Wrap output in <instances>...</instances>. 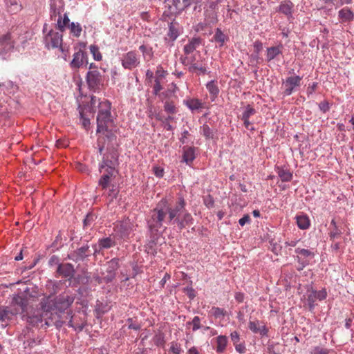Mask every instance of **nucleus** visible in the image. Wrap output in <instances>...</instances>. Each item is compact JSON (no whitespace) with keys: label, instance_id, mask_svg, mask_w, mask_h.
<instances>
[{"label":"nucleus","instance_id":"nucleus-1","mask_svg":"<svg viewBox=\"0 0 354 354\" xmlns=\"http://www.w3.org/2000/svg\"><path fill=\"white\" fill-rule=\"evenodd\" d=\"M91 109L95 111L97 109V132L104 133L108 131L114 125V116L111 114V104L109 101L104 100L100 101L95 96H92L90 102Z\"/></svg>","mask_w":354,"mask_h":354},{"label":"nucleus","instance_id":"nucleus-2","mask_svg":"<svg viewBox=\"0 0 354 354\" xmlns=\"http://www.w3.org/2000/svg\"><path fill=\"white\" fill-rule=\"evenodd\" d=\"M168 219L167 201H161L151 211L150 218L147 221V225H150V227L153 230H156L162 227L164 224L167 225H171Z\"/></svg>","mask_w":354,"mask_h":354},{"label":"nucleus","instance_id":"nucleus-3","mask_svg":"<svg viewBox=\"0 0 354 354\" xmlns=\"http://www.w3.org/2000/svg\"><path fill=\"white\" fill-rule=\"evenodd\" d=\"M119 154L116 149H109L102 156V161L99 163V171H108L118 174Z\"/></svg>","mask_w":354,"mask_h":354},{"label":"nucleus","instance_id":"nucleus-4","mask_svg":"<svg viewBox=\"0 0 354 354\" xmlns=\"http://www.w3.org/2000/svg\"><path fill=\"white\" fill-rule=\"evenodd\" d=\"M47 315L48 312L45 311L44 308H37L24 314L23 319L32 326H39L40 324L43 326V320L46 319L45 317ZM44 325L49 326L50 324L45 320Z\"/></svg>","mask_w":354,"mask_h":354},{"label":"nucleus","instance_id":"nucleus-5","mask_svg":"<svg viewBox=\"0 0 354 354\" xmlns=\"http://www.w3.org/2000/svg\"><path fill=\"white\" fill-rule=\"evenodd\" d=\"M186 203L183 197H180L174 205H170L167 203V211L168 221L172 224H178L181 214L185 211Z\"/></svg>","mask_w":354,"mask_h":354},{"label":"nucleus","instance_id":"nucleus-6","mask_svg":"<svg viewBox=\"0 0 354 354\" xmlns=\"http://www.w3.org/2000/svg\"><path fill=\"white\" fill-rule=\"evenodd\" d=\"M302 77L299 75H291L282 81L283 94L289 96L297 91L301 85Z\"/></svg>","mask_w":354,"mask_h":354},{"label":"nucleus","instance_id":"nucleus-7","mask_svg":"<svg viewBox=\"0 0 354 354\" xmlns=\"http://www.w3.org/2000/svg\"><path fill=\"white\" fill-rule=\"evenodd\" d=\"M63 35L61 32H57L53 30H49L44 38L45 47L50 48H60L63 50L62 39Z\"/></svg>","mask_w":354,"mask_h":354},{"label":"nucleus","instance_id":"nucleus-8","mask_svg":"<svg viewBox=\"0 0 354 354\" xmlns=\"http://www.w3.org/2000/svg\"><path fill=\"white\" fill-rule=\"evenodd\" d=\"M86 81L88 88L93 91H99L103 85L102 75L96 68L87 72Z\"/></svg>","mask_w":354,"mask_h":354},{"label":"nucleus","instance_id":"nucleus-9","mask_svg":"<svg viewBox=\"0 0 354 354\" xmlns=\"http://www.w3.org/2000/svg\"><path fill=\"white\" fill-rule=\"evenodd\" d=\"M140 64V56L134 50L129 51L121 57V64L124 69L132 70L138 67Z\"/></svg>","mask_w":354,"mask_h":354},{"label":"nucleus","instance_id":"nucleus-10","mask_svg":"<svg viewBox=\"0 0 354 354\" xmlns=\"http://www.w3.org/2000/svg\"><path fill=\"white\" fill-rule=\"evenodd\" d=\"M295 252L297 254V261L299 263L297 270H302L305 267L309 265L310 261L315 257V254L310 250L301 249L297 248L295 250Z\"/></svg>","mask_w":354,"mask_h":354},{"label":"nucleus","instance_id":"nucleus-11","mask_svg":"<svg viewBox=\"0 0 354 354\" xmlns=\"http://www.w3.org/2000/svg\"><path fill=\"white\" fill-rule=\"evenodd\" d=\"M133 225L129 218L124 219L115 228L116 236L119 239L127 241L133 231Z\"/></svg>","mask_w":354,"mask_h":354},{"label":"nucleus","instance_id":"nucleus-12","mask_svg":"<svg viewBox=\"0 0 354 354\" xmlns=\"http://www.w3.org/2000/svg\"><path fill=\"white\" fill-rule=\"evenodd\" d=\"M88 242V241H86V244L70 252L67 258L75 263L84 261L91 255L90 246Z\"/></svg>","mask_w":354,"mask_h":354},{"label":"nucleus","instance_id":"nucleus-13","mask_svg":"<svg viewBox=\"0 0 354 354\" xmlns=\"http://www.w3.org/2000/svg\"><path fill=\"white\" fill-rule=\"evenodd\" d=\"M75 297L69 292H64L55 299V306L60 311L69 308L73 303Z\"/></svg>","mask_w":354,"mask_h":354},{"label":"nucleus","instance_id":"nucleus-14","mask_svg":"<svg viewBox=\"0 0 354 354\" xmlns=\"http://www.w3.org/2000/svg\"><path fill=\"white\" fill-rule=\"evenodd\" d=\"M88 64V54L80 49L73 54V59L69 64L72 70L77 71L83 66Z\"/></svg>","mask_w":354,"mask_h":354},{"label":"nucleus","instance_id":"nucleus-15","mask_svg":"<svg viewBox=\"0 0 354 354\" xmlns=\"http://www.w3.org/2000/svg\"><path fill=\"white\" fill-rule=\"evenodd\" d=\"M17 313V310L10 307H0V323L1 326L6 328Z\"/></svg>","mask_w":354,"mask_h":354},{"label":"nucleus","instance_id":"nucleus-16","mask_svg":"<svg viewBox=\"0 0 354 354\" xmlns=\"http://www.w3.org/2000/svg\"><path fill=\"white\" fill-rule=\"evenodd\" d=\"M75 273L74 266L70 263L59 264L56 269V277L71 279Z\"/></svg>","mask_w":354,"mask_h":354},{"label":"nucleus","instance_id":"nucleus-17","mask_svg":"<svg viewBox=\"0 0 354 354\" xmlns=\"http://www.w3.org/2000/svg\"><path fill=\"white\" fill-rule=\"evenodd\" d=\"M14 48L13 42L10 35H5L0 37V56L6 58V55Z\"/></svg>","mask_w":354,"mask_h":354},{"label":"nucleus","instance_id":"nucleus-18","mask_svg":"<svg viewBox=\"0 0 354 354\" xmlns=\"http://www.w3.org/2000/svg\"><path fill=\"white\" fill-rule=\"evenodd\" d=\"M78 111H79L80 123L84 129H85L86 130H88L90 128L91 122H90V119L88 117V115H86V113L85 112V111H89L90 114H92V115L93 114V111L91 110V105L90 106L88 105L85 107H82L80 105L78 107Z\"/></svg>","mask_w":354,"mask_h":354},{"label":"nucleus","instance_id":"nucleus-19","mask_svg":"<svg viewBox=\"0 0 354 354\" xmlns=\"http://www.w3.org/2000/svg\"><path fill=\"white\" fill-rule=\"evenodd\" d=\"M295 219L299 229L301 230H308L311 225V222L309 216L303 212L297 214Z\"/></svg>","mask_w":354,"mask_h":354},{"label":"nucleus","instance_id":"nucleus-20","mask_svg":"<svg viewBox=\"0 0 354 354\" xmlns=\"http://www.w3.org/2000/svg\"><path fill=\"white\" fill-rule=\"evenodd\" d=\"M195 149L194 147H183L182 162L186 163L188 166H191L196 158Z\"/></svg>","mask_w":354,"mask_h":354},{"label":"nucleus","instance_id":"nucleus-21","mask_svg":"<svg viewBox=\"0 0 354 354\" xmlns=\"http://www.w3.org/2000/svg\"><path fill=\"white\" fill-rule=\"evenodd\" d=\"M201 44V39L199 37H192L188 43L184 46L183 51L186 55L192 54Z\"/></svg>","mask_w":354,"mask_h":354},{"label":"nucleus","instance_id":"nucleus-22","mask_svg":"<svg viewBox=\"0 0 354 354\" xmlns=\"http://www.w3.org/2000/svg\"><path fill=\"white\" fill-rule=\"evenodd\" d=\"M102 174V176L98 180V185L102 189H106L111 181V179L113 178H115L116 176V173L110 172V174L108 173V171H100Z\"/></svg>","mask_w":354,"mask_h":354},{"label":"nucleus","instance_id":"nucleus-23","mask_svg":"<svg viewBox=\"0 0 354 354\" xmlns=\"http://www.w3.org/2000/svg\"><path fill=\"white\" fill-rule=\"evenodd\" d=\"M148 230L149 232V237L148 239V242L147 243V248L151 252H155L154 246L157 244L158 239L159 238V234L158 230L159 229H157L156 230H153L151 227L150 225H148Z\"/></svg>","mask_w":354,"mask_h":354},{"label":"nucleus","instance_id":"nucleus-24","mask_svg":"<svg viewBox=\"0 0 354 354\" xmlns=\"http://www.w3.org/2000/svg\"><path fill=\"white\" fill-rule=\"evenodd\" d=\"M181 215L182 217H180L179 221L177 224V226L180 230L185 228L187 225L189 226L193 224L194 218L191 214L189 213L185 209Z\"/></svg>","mask_w":354,"mask_h":354},{"label":"nucleus","instance_id":"nucleus-25","mask_svg":"<svg viewBox=\"0 0 354 354\" xmlns=\"http://www.w3.org/2000/svg\"><path fill=\"white\" fill-rule=\"evenodd\" d=\"M71 21L67 13H64L63 16H59L57 19V24H55V28L59 30V32H63L67 28H68Z\"/></svg>","mask_w":354,"mask_h":354},{"label":"nucleus","instance_id":"nucleus-26","mask_svg":"<svg viewBox=\"0 0 354 354\" xmlns=\"http://www.w3.org/2000/svg\"><path fill=\"white\" fill-rule=\"evenodd\" d=\"M282 45L271 46L266 50V61L271 62L276 59L279 55L282 54Z\"/></svg>","mask_w":354,"mask_h":354},{"label":"nucleus","instance_id":"nucleus-27","mask_svg":"<svg viewBox=\"0 0 354 354\" xmlns=\"http://www.w3.org/2000/svg\"><path fill=\"white\" fill-rule=\"evenodd\" d=\"M275 169L278 176L283 182H290L292 180V173L289 169L279 166L276 167Z\"/></svg>","mask_w":354,"mask_h":354},{"label":"nucleus","instance_id":"nucleus-28","mask_svg":"<svg viewBox=\"0 0 354 354\" xmlns=\"http://www.w3.org/2000/svg\"><path fill=\"white\" fill-rule=\"evenodd\" d=\"M97 243L100 244V248L102 249V250H108L116 245L115 239L111 236L100 238L98 239Z\"/></svg>","mask_w":354,"mask_h":354},{"label":"nucleus","instance_id":"nucleus-29","mask_svg":"<svg viewBox=\"0 0 354 354\" xmlns=\"http://www.w3.org/2000/svg\"><path fill=\"white\" fill-rule=\"evenodd\" d=\"M338 17L343 22L351 21L354 19V13L351 9L344 8L338 12Z\"/></svg>","mask_w":354,"mask_h":354},{"label":"nucleus","instance_id":"nucleus-30","mask_svg":"<svg viewBox=\"0 0 354 354\" xmlns=\"http://www.w3.org/2000/svg\"><path fill=\"white\" fill-rule=\"evenodd\" d=\"M206 88L211 95L212 101H214L219 93V88L218 87L216 81L211 80L208 82L206 84Z\"/></svg>","mask_w":354,"mask_h":354},{"label":"nucleus","instance_id":"nucleus-31","mask_svg":"<svg viewBox=\"0 0 354 354\" xmlns=\"http://www.w3.org/2000/svg\"><path fill=\"white\" fill-rule=\"evenodd\" d=\"M209 313L215 319H223L227 315V311L224 308L213 306L209 310Z\"/></svg>","mask_w":354,"mask_h":354},{"label":"nucleus","instance_id":"nucleus-32","mask_svg":"<svg viewBox=\"0 0 354 354\" xmlns=\"http://www.w3.org/2000/svg\"><path fill=\"white\" fill-rule=\"evenodd\" d=\"M214 41L219 44V46L221 47L224 45L225 42L228 39L221 28H217L215 30V34L214 35Z\"/></svg>","mask_w":354,"mask_h":354},{"label":"nucleus","instance_id":"nucleus-33","mask_svg":"<svg viewBox=\"0 0 354 354\" xmlns=\"http://www.w3.org/2000/svg\"><path fill=\"white\" fill-rule=\"evenodd\" d=\"M167 36L172 41H175L178 38V37L179 36L178 24L171 22L169 24V30L167 32Z\"/></svg>","mask_w":354,"mask_h":354},{"label":"nucleus","instance_id":"nucleus-34","mask_svg":"<svg viewBox=\"0 0 354 354\" xmlns=\"http://www.w3.org/2000/svg\"><path fill=\"white\" fill-rule=\"evenodd\" d=\"M188 71L190 73H196L198 75L207 74L209 73L206 67L203 66L198 62L196 64H192L191 66H189Z\"/></svg>","mask_w":354,"mask_h":354},{"label":"nucleus","instance_id":"nucleus-35","mask_svg":"<svg viewBox=\"0 0 354 354\" xmlns=\"http://www.w3.org/2000/svg\"><path fill=\"white\" fill-rule=\"evenodd\" d=\"M227 337L225 335H218L216 338V352L223 353L227 346Z\"/></svg>","mask_w":354,"mask_h":354},{"label":"nucleus","instance_id":"nucleus-36","mask_svg":"<svg viewBox=\"0 0 354 354\" xmlns=\"http://www.w3.org/2000/svg\"><path fill=\"white\" fill-rule=\"evenodd\" d=\"M185 105L192 111H197L202 108V102L196 98H192L185 101Z\"/></svg>","mask_w":354,"mask_h":354},{"label":"nucleus","instance_id":"nucleus-37","mask_svg":"<svg viewBox=\"0 0 354 354\" xmlns=\"http://www.w3.org/2000/svg\"><path fill=\"white\" fill-rule=\"evenodd\" d=\"M119 259L113 258L106 263V272L116 274V270L119 268Z\"/></svg>","mask_w":354,"mask_h":354},{"label":"nucleus","instance_id":"nucleus-38","mask_svg":"<svg viewBox=\"0 0 354 354\" xmlns=\"http://www.w3.org/2000/svg\"><path fill=\"white\" fill-rule=\"evenodd\" d=\"M293 7V3L290 1H287L285 3H281L279 11L287 16H291Z\"/></svg>","mask_w":354,"mask_h":354},{"label":"nucleus","instance_id":"nucleus-39","mask_svg":"<svg viewBox=\"0 0 354 354\" xmlns=\"http://www.w3.org/2000/svg\"><path fill=\"white\" fill-rule=\"evenodd\" d=\"M70 33L75 37H80L82 31V26L78 22H71L68 28Z\"/></svg>","mask_w":354,"mask_h":354},{"label":"nucleus","instance_id":"nucleus-40","mask_svg":"<svg viewBox=\"0 0 354 354\" xmlns=\"http://www.w3.org/2000/svg\"><path fill=\"white\" fill-rule=\"evenodd\" d=\"M17 85L10 80L0 82V88L3 91L4 93H11L12 92H14L15 89H17Z\"/></svg>","mask_w":354,"mask_h":354},{"label":"nucleus","instance_id":"nucleus-41","mask_svg":"<svg viewBox=\"0 0 354 354\" xmlns=\"http://www.w3.org/2000/svg\"><path fill=\"white\" fill-rule=\"evenodd\" d=\"M12 304H15L21 307L22 312H24L25 308H26L27 306V300L24 297L17 295L13 297Z\"/></svg>","mask_w":354,"mask_h":354},{"label":"nucleus","instance_id":"nucleus-42","mask_svg":"<svg viewBox=\"0 0 354 354\" xmlns=\"http://www.w3.org/2000/svg\"><path fill=\"white\" fill-rule=\"evenodd\" d=\"M201 133L205 137L206 139H213L214 138V131L212 129H210V127L206 124H204L202 127H201Z\"/></svg>","mask_w":354,"mask_h":354},{"label":"nucleus","instance_id":"nucleus-43","mask_svg":"<svg viewBox=\"0 0 354 354\" xmlns=\"http://www.w3.org/2000/svg\"><path fill=\"white\" fill-rule=\"evenodd\" d=\"M62 8H58L55 2L50 4V17L51 20H55L57 15L61 16Z\"/></svg>","mask_w":354,"mask_h":354},{"label":"nucleus","instance_id":"nucleus-44","mask_svg":"<svg viewBox=\"0 0 354 354\" xmlns=\"http://www.w3.org/2000/svg\"><path fill=\"white\" fill-rule=\"evenodd\" d=\"M64 283V281L59 280V281H49V286H52V290H50V294L55 295L57 293L60 288V286L62 285Z\"/></svg>","mask_w":354,"mask_h":354},{"label":"nucleus","instance_id":"nucleus-45","mask_svg":"<svg viewBox=\"0 0 354 354\" xmlns=\"http://www.w3.org/2000/svg\"><path fill=\"white\" fill-rule=\"evenodd\" d=\"M89 49L95 60L100 61L102 59V56L99 50V48L97 46L91 45L89 46Z\"/></svg>","mask_w":354,"mask_h":354},{"label":"nucleus","instance_id":"nucleus-46","mask_svg":"<svg viewBox=\"0 0 354 354\" xmlns=\"http://www.w3.org/2000/svg\"><path fill=\"white\" fill-rule=\"evenodd\" d=\"M256 110L250 105L245 106L243 113H242L241 119H250V118L254 115Z\"/></svg>","mask_w":354,"mask_h":354},{"label":"nucleus","instance_id":"nucleus-47","mask_svg":"<svg viewBox=\"0 0 354 354\" xmlns=\"http://www.w3.org/2000/svg\"><path fill=\"white\" fill-rule=\"evenodd\" d=\"M187 325H192L193 331H196L202 328L201 325V318L198 316H195L191 322H187Z\"/></svg>","mask_w":354,"mask_h":354},{"label":"nucleus","instance_id":"nucleus-48","mask_svg":"<svg viewBox=\"0 0 354 354\" xmlns=\"http://www.w3.org/2000/svg\"><path fill=\"white\" fill-rule=\"evenodd\" d=\"M153 342L157 346H162L165 344V336L163 333H158L153 337Z\"/></svg>","mask_w":354,"mask_h":354},{"label":"nucleus","instance_id":"nucleus-49","mask_svg":"<svg viewBox=\"0 0 354 354\" xmlns=\"http://www.w3.org/2000/svg\"><path fill=\"white\" fill-rule=\"evenodd\" d=\"M314 295V297L317 298V299L319 301H322L325 299L327 297V292L325 288L322 289L321 290L317 291L315 290H312L311 291Z\"/></svg>","mask_w":354,"mask_h":354},{"label":"nucleus","instance_id":"nucleus-50","mask_svg":"<svg viewBox=\"0 0 354 354\" xmlns=\"http://www.w3.org/2000/svg\"><path fill=\"white\" fill-rule=\"evenodd\" d=\"M164 109L165 111L168 113L173 114L176 112L175 104L171 101H165Z\"/></svg>","mask_w":354,"mask_h":354},{"label":"nucleus","instance_id":"nucleus-51","mask_svg":"<svg viewBox=\"0 0 354 354\" xmlns=\"http://www.w3.org/2000/svg\"><path fill=\"white\" fill-rule=\"evenodd\" d=\"M342 234V231L339 228V227H335V228H331L328 235L330 241H334L335 239H337Z\"/></svg>","mask_w":354,"mask_h":354},{"label":"nucleus","instance_id":"nucleus-52","mask_svg":"<svg viewBox=\"0 0 354 354\" xmlns=\"http://www.w3.org/2000/svg\"><path fill=\"white\" fill-rule=\"evenodd\" d=\"M139 50L142 53L144 57H148L149 58L153 57V51L151 47H147L143 44L140 46Z\"/></svg>","mask_w":354,"mask_h":354},{"label":"nucleus","instance_id":"nucleus-53","mask_svg":"<svg viewBox=\"0 0 354 354\" xmlns=\"http://www.w3.org/2000/svg\"><path fill=\"white\" fill-rule=\"evenodd\" d=\"M169 351L174 354H181L183 350L180 347V345L176 342H171Z\"/></svg>","mask_w":354,"mask_h":354},{"label":"nucleus","instance_id":"nucleus-54","mask_svg":"<svg viewBox=\"0 0 354 354\" xmlns=\"http://www.w3.org/2000/svg\"><path fill=\"white\" fill-rule=\"evenodd\" d=\"M203 203L207 208H212L214 207V200L210 194H208L203 197Z\"/></svg>","mask_w":354,"mask_h":354},{"label":"nucleus","instance_id":"nucleus-55","mask_svg":"<svg viewBox=\"0 0 354 354\" xmlns=\"http://www.w3.org/2000/svg\"><path fill=\"white\" fill-rule=\"evenodd\" d=\"M313 296H314V295L311 292L308 295V298H307V302H308V308H309L310 310H313L316 306L315 301L317 300V298L314 297Z\"/></svg>","mask_w":354,"mask_h":354},{"label":"nucleus","instance_id":"nucleus-56","mask_svg":"<svg viewBox=\"0 0 354 354\" xmlns=\"http://www.w3.org/2000/svg\"><path fill=\"white\" fill-rule=\"evenodd\" d=\"M96 218V216L95 214L92 213H88L86 216L85 218L83 221L84 227H86L89 225H91V223H93L95 219Z\"/></svg>","mask_w":354,"mask_h":354},{"label":"nucleus","instance_id":"nucleus-57","mask_svg":"<svg viewBox=\"0 0 354 354\" xmlns=\"http://www.w3.org/2000/svg\"><path fill=\"white\" fill-rule=\"evenodd\" d=\"M68 327L74 328L75 330L77 331H82L84 327V325L83 324H75L73 323V317H71V319L68 321Z\"/></svg>","mask_w":354,"mask_h":354},{"label":"nucleus","instance_id":"nucleus-58","mask_svg":"<svg viewBox=\"0 0 354 354\" xmlns=\"http://www.w3.org/2000/svg\"><path fill=\"white\" fill-rule=\"evenodd\" d=\"M162 89V86H161L160 80L159 78H156L154 81V85L153 86V93L154 95H158V93Z\"/></svg>","mask_w":354,"mask_h":354},{"label":"nucleus","instance_id":"nucleus-59","mask_svg":"<svg viewBox=\"0 0 354 354\" xmlns=\"http://www.w3.org/2000/svg\"><path fill=\"white\" fill-rule=\"evenodd\" d=\"M59 264H62L59 262V258L56 255H52L48 260V265L50 267H53L54 266H58Z\"/></svg>","mask_w":354,"mask_h":354},{"label":"nucleus","instance_id":"nucleus-60","mask_svg":"<svg viewBox=\"0 0 354 354\" xmlns=\"http://www.w3.org/2000/svg\"><path fill=\"white\" fill-rule=\"evenodd\" d=\"M319 108L323 113H326L330 109L329 103L327 101H323L319 104Z\"/></svg>","mask_w":354,"mask_h":354},{"label":"nucleus","instance_id":"nucleus-61","mask_svg":"<svg viewBox=\"0 0 354 354\" xmlns=\"http://www.w3.org/2000/svg\"><path fill=\"white\" fill-rule=\"evenodd\" d=\"M251 219L248 214H245L242 218L239 220V223L241 226L245 225L246 223H249Z\"/></svg>","mask_w":354,"mask_h":354},{"label":"nucleus","instance_id":"nucleus-62","mask_svg":"<svg viewBox=\"0 0 354 354\" xmlns=\"http://www.w3.org/2000/svg\"><path fill=\"white\" fill-rule=\"evenodd\" d=\"M329 351L328 349L322 348L319 346L315 347L313 354H328Z\"/></svg>","mask_w":354,"mask_h":354},{"label":"nucleus","instance_id":"nucleus-63","mask_svg":"<svg viewBox=\"0 0 354 354\" xmlns=\"http://www.w3.org/2000/svg\"><path fill=\"white\" fill-rule=\"evenodd\" d=\"M154 174L158 178H161L164 174V169L160 167H155L153 168Z\"/></svg>","mask_w":354,"mask_h":354},{"label":"nucleus","instance_id":"nucleus-64","mask_svg":"<svg viewBox=\"0 0 354 354\" xmlns=\"http://www.w3.org/2000/svg\"><path fill=\"white\" fill-rule=\"evenodd\" d=\"M249 328L254 333H258V332L260 330L259 327L257 326V323L255 322H250Z\"/></svg>","mask_w":354,"mask_h":354}]
</instances>
